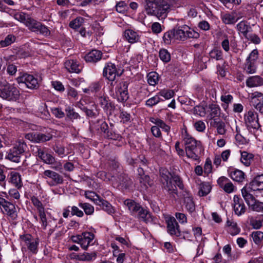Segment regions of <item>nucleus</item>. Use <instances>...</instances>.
<instances>
[{
	"label": "nucleus",
	"mask_w": 263,
	"mask_h": 263,
	"mask_svg": "<svg viewBox=\"0 0 263 263\" xmlns=\"http://www.w3.org/2000/svg\"><path fill=\"white\" fill-rule=\"evenodd\" d=\"M182 140L184 145L185 152L186 156L193 160L196 161L199 159V155L203 151L201 143L196 140L190 135L186 131L182 133Z\"/></svg>",
	"instance_id": "obj_2"
},
{
	"label": "nucleus",
	"mask_w": 263,
	"mask_h": 263,
	"mask_svg": "<svg viewBox=\"0 0 263 263\" xmlns=\"http://www.w3.org/2000/svg\"><path fill=\"white\" fill-rule=\"evenodd\" d=\"M15 40V36L12 34L8 35L4 40L0 41L1 47H5L13 43Z\"/></svg>",
	"instance_id": "obj_53"
},
{
	"label": "nucleus",
	"mask_w": 263,
	"mask_h": 263,
	"mask_svg": "<svg viewBox=\"0 0 263 263\" xmlns=\"http://www.w3.org/2000/svg\"><path fill=\"white\" fill-rule=\"evenodd\" d=\"M211 190V186L208 182H202L199 187L198 194L200 196L207 195Z\"/></svg>",
	"instance_id": "obj_44"
},
{
	"label": "nucleus",
	"mask_w": 263,
	"mask_h": 263,
	"mask_svg": "<svg viewBox=\"0 0 263 263\" xmlns=\"http://www.w3.org/2000/svg\"><path fill=\"white\" fill-rule=\"evenodd\" d=\"M209 109L210 110V116L211 119L217 118L221 114V109L218 105L211 104L209 105Z\"/></svg>",
	"instance_id": "obj_36"
},
{
	"label": "nucleus",
	"mask_w": 263,
	"mask_h": 263,
	"mask_svg": "<svg viewBox=\"0 0 263 263\" xmlns=\"http://www.w3.org/2000/svg\"><path fill=\"white\" fill-rule=\"evenodd\" d=\"M175 34V40L185 41L189 38L197 39L199 33L190 28L187 25H183L173 29Z\"/></svg>",
	"instance_id": "obj_4"
},
{
	"label": "nucleus",
	"mask_w": 263,
	"mask_h": 263,
	"mask_svg": "<svg viewBox=\"0 0 263 263\" xmlns=\"http://www.w3.org/2000/svg\"><path fill=\"white\" fill-rule=\"evenodd\" d=\"M174 92L172 90H161L158 94L160 96L163 97L165 99H170L174 95Z\"/></svg>",
	"instance_id": "obj_63"
},
{
	"label": "nucleus",
	"mask_w": 263,
	"mask_h": 263,
	"mask_svg": "<svg viewBox=\"0 0 263 263\" xmlns=\"http://www.w3.org/2000/svg\"><path fill=\"white\" fill-rule=\"evenodd\" d=\"M165 222L166 223L167 232L171 236L177 237L181 236L180 226L175 217L170 216H167L165 218Z\"/></svg>",
	"instance_id": "obj_13"
},
{
	"label": "nucleus",
	"mask_w": 263,
	"mask_h": 263,
	"mask_svg": "<svg viewBox=\"0 0 263 263\" xmlns=\"http://www.w3.org/2000/svg\"><path fill=\"white\" fill-rule=\"evenodd\" d=\"M25 138L35 143L44 142L50 140L53 135L50 133L43 134L40 133H31L26 134Z\"/></svg>",
	"instance_id": "obj_15"
},
{
	"label": "nucleus",
	"mask_w": 263,
	"mask_h": 263,
	"mask_svg": "<svg viewBox=\"0 0 263 263\" xmlns=\"http://www.w3.org/2000/svg\"><path fill=\"white\" fill-rule=\"evenodd\" d=\"M256 63L253 62L246 61L245 63V70L248 73H254L256 71Z\"/></svg>",
	"instance_id": "obj_57"
},
{
	"label": "nucleus",
	"mask_w": 263,
	"mask_h": 263,
	"mask_svg": "<svg viewBox=\"0 0 263 263\" xmlns=\"http://www.w3.org/2000/svg\"><path fill=\"white\" fill-rule=\"evenodd\" d=\"M31 201L33 205L36 208L39 213L44 211L43 204L37 197L33 196L31 198Z\"/></svg>",
	"instance_id": "obj_59"
},
{
	"label": "nucleus",
	"mask_w": 263,
	"mask_h": 263,
	"mask_svg": "<svg viewBox=\"0 0 263 263\" xmlns=\"http://www.w3.org/2000/svg\"><path fill=\"white\" fill-rule=\"evenodd\" d=\"M65 68L69 72L79 73L82 70V66L74 60H67L64 63Z\"/></svg>",
	"instance_id": "obj_22"
},
{
	"label": "nucleus",
	"mask_w": 263,
	"mask_h": 263,
	"mask_svg": "<svg viewBox=\"0 0 263 263\" xmlns=\"http://www.w3.org/2000/svg\"><path fill=\"white\" fill-rule=\"evenodd\" d=\"M163 40L166 44H170L172 40H175V34L173 29L170 30L164 33Z\"/></svg>",
	"instance_id": "obj_52"
},
{
	"label": "nucleus",
	"mask_w": 263,
	"mask_h": 263,
	"mask_svg": "<svg viewBox=\"0 0 263 263\" xmlns=\"http://www.w3.org/2000/svg\"><path fill=\"white\" fill-rule=\"evenodd\" d=\"M242 196L251 210L257 212L263 213V202L256 199L258 195L248 194H242Z\"/></svg>",
	"instance_id": "obj_10"
},
{
	"label": "nucleus",
	"mask_w": 263,
	"mask_h": 263,
	"mask_svg": "<svg viewBox=\"0 0 263 263\" xmlns=\"http://www.w3.org/2000/svg\"><path fill=\"white\" fill-rule=\"evenodd\" d=\"M246 85L249 87H254L263 85V79L258 76H252L246 80Z\"/></svg>",
	"instance_id": "obj_29"
},
{
	"label": "nucleus",
	"mask_w": 263,
	"mask_h": 263,
	"mask_svg": "<svg viewBox=\"0 0 263 263\" xmlns=\"http://www.w3.org/2000/svg\"><path fill=\"white\" fill-rule=\"evenodd\" d=\"M227 226L228 227V232L232 236L238 234L240 231V229L238 227L236 222L234 221L233 220L228 219L227 221Z\"/></svg>",
	"instance_id": "obj_34"
},
{
	"label": "nucleus",
	"mask_w": 263,
	"mask_h": 263,
	"mask_svg": "<svg viewBox=\"0 0 263 263\" xmlns=\"http://www.w3.org/2000/svg\"><path fill=\"white\" fill-rule=\"evenodd\" d=\"M252 237L253 241L257 245L261 244L263 241V232L261 231H255L252 233Z\"/></svg>",
	"instance_id": "obj_51"
},
{
	"label": "nucleus",
	"mask_w": 263,
	"mask_h": 263,
	"mask_svg": "<svg viewBox=\"0 0 263 263\" xmlns=\"http://www.w3.org/2000/svg\"><path fill=\"white\" fill-rule=\"evenodd\" d=\"M161 99L159 97L158 94L156 96L148 99L146 101V105L149 107H153V106L157 104L161 101Z\"/></svg>",
	"instance_id": "obj_62"
},
{
	"label": "nucleus",
	"mask_w": 263,
	"mask_h": 263,
	"mask_svg": "<svg viewBox=\"0 0 263 263\" xmlns=\"http://www.w3.org/2000/svg\"><path fill=\"white\" fill-rule=\"evenodd\" d=\"M97 205H99L102 210L109 215H112L116 212V210L112 205L102 198Z\"/></svg>",
	"instance_id": "obj_28"
},
{
	"label": "nucleus",
	"mask_w": 263,
	"mask_h": 263,
	"mask_svg": "<svg viewBox=\"0 0 263 263\" xmlns=\"http://www.w3.org/2000/svg\"><path fill=\"white\" fill-rule=\"evenodd\" d=\"M27 21L25 22V25L28 27L29 30L33 32L37 31V29H39V26L40 25V22L36 21L33 18H31L30 16L28 18H27Z\"/></svg>",
	"instance_id": "obj_42"
},
{
	"label": "nucleus",
	"mask_w": 263,
	"mask_h": 263,
	"mask_svg": "<svg viewBox=\"0 0 263 263\" xmlns=\"http://www.w3.org/2000/svg\"><path fill=\"white\" fill-rule=\"evenodd\" d=\"M251 97L255 108L263 114V93L255 91L252 93Z\"/></svg>",
	"instance_id": "obj_20"
},
{
	"label": "nucleus",
	"mask_w": 263,
	"mask_h": 263,
	"mask_svg": "<svg viewBox=\"0 0 263 263\" xmlns=\"http://www.w3.org/2000/svg\"><path fill=\"white\" fill-rule=\"evenodd\" d=\"M254 159V155L243 151L241 153V162L246 166L250 165Z\"/></svg>",
	"instance_id": "obj_38"
},
{
	"label": "nucleus",
	"mask_w": 263,
	"mask_h": 263,
	"mask_svg": "<svg viewBox=\"0 0 263 263\" xmlns=\"http://www.w3.org/2000/svg\"><path fill=\"white\" fill-rule=\"evenodd\" d=\"M160 174L162 188L168 194L174 195L177 193L176 185L181 189H183L182 182L178 175H172L166 169L160 170Z\"/></svg>",
	"instance_id": "obj_1"
},
{
	"label": "nucleus",
	"mask_w": 263,
	"mask_h": 263,
	"mask_svg": "<svg viewBox=\"0 0 263 263\" xmlns=\"http://www.w3.org/2000/svg\"><path fill=\"white\" fill-rule=\"evenodd\" d=\"M20 91L13 85L6 83L0 86V97L10 101H16L20 97Z\"/></svg>",
	"instance_id": "obj_5"
},
{
	"label": "nucleus",
	"mask_w": 263,
	"mask_h": 263,
	"mask_svg": "<svg viewBox=\"0 0 263 263\" xmlns=\"http://www.w3.org/2000/svg\"><path fill=\"white\" fill-rule=\"evenodd\" d=\"M221 19L226 24H233L238 21V18L236 17L234 14L226 13L222 16Z\"/></svg>",
	"instance_id": "obj_45"
},
{
	"label": "nucleus",
	"mask_w": 263,
	"mask_h": 263,
	"mask_svg": "<svg viewBox=\"0 0 263 263\" xmlns=\"http://www.w3.org/2000/svg\"><path fill=\"white\" fill-rule=\"evenodd\" d=\"M96 98H98L99 104L104 110L107 111L111 109L112 103L110 102L109 97L105 93L100 92L99 95H97Z\"/></svg>",
	"instance_id": "obj_21"
},
{
	"label": "nucleus",
	"mask_w": 263,
	"mask_h": 263,
	"mask_svg": "<svg viewBox=\"0 0 263 263\" xmlns=\"http://www.w3.org/2000/svg\"><path fill=\"white\" fill-rule=\"evenodd\" d=\"M230 176L235 181L242 182L245 179V174L241 170L235 169L230 173Z\"/></svg>",
	"instance_id": "obj_32"
},
{
	"label": "nucleus",
	"mask_w": 263,
	"mask_h": 263,
	"mask_svg": "<svg viewBox=\"0 0 263 263\" xmlns=\"http://www.w3.org/2000/svg\"><path fill=\"white\" fill-rule=\"evenodd\" d=\"M66 115L71 120L78 119L81 118L79 114L74 111L73 108L70 107H67L66 110Z\"/></svg>",
	"instance_id": "obj_58"
},
{
	"label": "nucleus",
	"mask_w": 263,
	"mask_h": 263,
	"mask_svg": "<svg viewBox=\"0 0 263 263\" xmlns=\"http://www.w3.org/2000/svg\"><path fill=\"white\" fill-rule=\"evenodd\" d=\"M119 185L124 189H129L133 184L132 179L125 174L120 175L118 178Z\"/></svg>",
	"instance_id": "obj_30"
},
{
	"label": "nucleus",
	"mask_w": 263,
	"mask_h": 263,
	"mask_svg": "<svg viewBox=\"0 0 263 263\" xmlns=\"http://www.w3.org/2000/svg\"><path fill=\"white\" fill-rule=\"evenodd\" d=\"M78 206L84 210L85 214L87 215H92L94 213V207L89 203L79 202Z\"/></svg>",
	"instance_id": "obj_46"
},
{
	"label": "nucleus",
	"mask_w": 263,
	"mask_h": 263,
	"mask_svg": "<svg viewBox=\"0 0 263 263\" xmlns=\"http://www.w3.org/2000/svg\"><path fill=\"white\" fill-rule=\"evenodd\" d=\"M170 6L166 3H158L156 16L158 17L165 16Z\"/></svg>",
	"instance_id": "obj_35"
},
{
	"label": "nucleus",
	"mask_w": 263,
	"mask_h": 263,
	"mask_svg": "<svg viewBox=\"0 0 263 263\" xmlns=\"http://www.w3.org/2000/svg\"><path fill=\"white\" fill-rule=\"evenodd\" d=\"M250 226L254 229H259L263 226V215L249 217Z\"/></svg>",
	"instance_id": "obj_25"
},
{
	"label": "nucleus",
	"mask_w": 263,
	"mask_h": 263,
	"mask_svg": "<svg viewBox=\"0 0 263 263\" xmlns=\"http://www.w3.org/2000/svg\"><path fill=\"white\" fill-rule=\"evenodd\" d=\"M27 146L23 140H18L15 145L7 153L5 159L15 163L21 161L22 156L27 151Z\"/></svg>",
	"instance_id": "obj_3"
},
{
	"label": "nucleus",
	"mask_w": 263,
	"mask_h": 263,
	"mask_svg": "<svg viewBox=\"0 0 263 263\" xmlns=\"http://www.w3.org/2000/svg\"><path fill=\"white\" fill-rule=\"evenodd\" d=\"M85 196L86 198L93 201L96 205L101 199V198L95 192L89 191H85Z\"/></svg>",
	"instance_id": "obj_48"
},
{
	"label": "nucleus",
	"mask_w": 263,
	"mask_h": 263,
	"mask_svg": "<svg viewBox=\"0 0 263 263\" xmlns=\"http://www.w3.org/2000/svg\"><path fill=\"white\" fill-rule=\"evenodd\" d=\"M184 196V204L185 208L190 213L193 212L195 210V206L192 197L188 194H186V196Z\"/></svg>",
	"instance_id": "obj_39"
},
{
	"label": "nucleus",
	"mask_w": 263,
	"mask_h": 263,
	"mask_svg": "<svg viewBox=\"0 0 263 263\" xmlns=\"http://www.w3.org/2000/svg\"><path fill=\"white\" fill-rule=\"evenodd\" d=\"M233 209L235 214L238 216H240L246 212V208L243 201L237 195H235L233 198Z\"/></svg>",
	"instance_id": "obj_19"
},
{
	"label": "nucleus",
	"mask_w": 263,
	"mask_h": 263,
	"mask_svg": "<svg viewBox=\"0 0 263 263\" xmlns=\"http://www.w3.org/2000/svg\"><path fill=\"white\" fill-rule=\"evenodd\" d=\"M145 11L147 14L156 15L158 3L155 1H146Z\"/></svg>",
	"instance_id": "obj_31"
},
{
	"label": "nucleus",
	"mask_w": 263,
	"mask_h": 263,
	"mask_svg": "<svg viewBox=\"0 0 263 263\" xmlns=\"http://www.w3.org/2000/svg\"><path fill=\"white\" fill-rule=\"evenodd\" d=\"M147 82L152 86H155L159 81L158 74L156 72H151L147 76Z\"/></svg>",
	"instance_id": "obj_50"
},
{
	"label": "nucleus",
	"mask_w": 263,
	"mask_h": 263,
	"mask_svg": "<svg viewBox=\"0 0 263 263\" xmlns=\"http://www.w3.org/2000/svg\"><path fill=\"white\" fill-rule=\"evenodd\" d=\"M0 207L4 214L12 220H16L18 217L19 208L13 203L0 197Z\"/></svg>",
	"instance_id": "obj_7"
},
{
	"label": "nucleus",
	"mask_w": 263,
	"mask_h": 263,
	"mask_svg": "<svg viewBox=\"0 0 263 263\" xmlns=\"http://www.w3.org/2000/svg\"><path fill=\"white\" fill-rule=\"evenodd\" d=\"M16 80L18 84H25L31 89H37L39 86L37 79L28 73H24L18 77Z\"/></svg>",
	"instance_id": "obj_11"
},
{
	"label": "nucleus",
	"mask_w": 263,
	"mask_h": 263,
	"mask_svg": "<svg viewBox=\"0 0 263 263\" xmlns=\"http://www.w3.org/2000/svg\"><path fill=\"white\" fill-rule=\"evenodd\" d=\"M138 217L145 223L152 222L153 221L150 213L142 207L137 214Z\"/></svg>",
	"instance_id": "obj_33"
},
{
	"label": "nucleus",
	"mask_w": 263,
	"mask_h": 263,
	"mask_svg": "<svg viewBox=\"0 0 263 263\" xmlns=\"http://www.w3.org/2000/svg\"><path fill=\"white\" fill-rule=\"evenodd\" d=\"M128 85L127 82L122 81L117 86L116 92L119 102H124L128 99Z\"/></svg>",
	"instance_id": "obj_16"
},
{
	"label": "nucleus",
	"mask_w": 263,
	"mask_h": 263,
	"mask_svg": "<svg viewBox=\"0 0 263 263\" xmlns=\"http://www.w3.org/2000/svg\"><path fill=\"white\" fill-rule=\"evenodd\" d=\"M258 58V51L257 49L252 50L247 58L246 61L253 62L256 63V60Z\"/></svg>",
	"instance_id": "obj_64"
},
{
	"label": "nucleus",
	"mask_w": 263,
	"mask_h": 263,
	"mask_svg": "<svg viewBox=\"0 0 263 263\" xmlns=\"http://www.w3.org/2000/svg\"><path fill=\"white\" fill-rule=\"evenodd\" d=\"M139 180L141 186L144 189H147L149 186H152L153 184V181L150 179L148 175H144L139 177Z\"/></svg>",
	"instance_id": "obj_47"
},
{
	"label": "nucleus",
	"mask_w": 263,
	"mask_h": 263,
	"mask_svg": "<svg viewBox=\"0 0 263 263\" xmlns=\"http://www.w3.org/2000/svg\"><path fill=\"white\" fill-rule=\"evenodd\" d=\"M123 70L117 69L116 65L111 62L106 63L103 70V76L110 81H114L117 77H120Z\"/></svg>",
	"instance_id": "obj_9"
},
{
	"label": "nucleus",
	"mask_w": 263,
	"mask_h": 263,
	"mask_svg": "<svg viewBox=\"0 0 263 263\" xmlns=\"http://www.w3.org/2000/svg\"><path fill=\"white\" fill-rule=\"evenodd\" d=\"M96 253H84L78 255L79 259L82 261H90L96 258Z\"/></svg>",
	"instance_id": "obj_54"
},
{
	"label": "nucleus",
	"mask_w": 263,
	"mask_h": 263,
	"mask_svg": "<svg viewBox=\"0 0 263 263\" xmlns=\"http://www.w3.org/2000/svg\"><path fill=\"white\" fill-rule=\"evenodd\" d=\"M211 126L216 128L217 132L219 135H224L226 133L225 123L219 118L214 119L210 122Z\"/></svg>",
	"instance_id": "obj_23"
},
{
	"label": "nucleus",
	"mask_w": 263,
	"mask_h": 263,
	"mask_svg": "<svg viewBox=\"0 0 263 263\" xmlns=\"http://www.w3.org/2000/svg\"><path fill=\"white\" fill-rule=\"evenodd\" d=\"M33 154L38 157L45 163L52 164L55 162L54 157L46 151L45 147H41L38 146H35L33 149Z\"/></svg>",
	"instance_id": "obj_12"
},
{
	"label": "nucleus",
	"mask_w": 263,
	"mask_h": 263,
	"mask_svg": "<svg viewBox=\"0 0 263 263\" xmlns=\"http://www.w3.org/2000/svg\"><path fill=\"white\" fill-rule=\"evenodd\" d=\"M237 30L240 31L245 37L252 31L251 27L245 21H241L236 26Z\"/></svg>",
	"instance_id": "obj_37"
},
{
	"label": "nucleus",
	"mask_w": 263,
	"mask_h": 263,
	"mask_svg": "<svg viewBox=\"0 0 263 263\" xmlns=\"http://www.w3.org/2000/svg\"><path fill=\"white\" fill-rule=\"evenodd\" d=\"M245 122L248 127L254 129H258L260 125L258 123L257 113L253 109L248 111L244 116Z\"/></svg>",
	"instance_id": "obj_14"
},
{
	"label": "nucleus",
	"mask_w": 263,
	"mask_h": 263,
	"mask_svg": "<svg viewBox=\"0 0 263 263\" xmlns=\"http://www.w3.org/2000/svg\"><path fill=\"white\" fill-rule=\"evenodd\" d=\"M94 234L88 232H84L81 235L71 237V240L72 242L80 244L84 250H87L89 246L94 244Z\"/></svg>",
	"instance_id": "obj_8"
},
{
	"label": "nucleus",
	"mask_w": 263,
	"mask_h": 263,
	"mask_svg": "<svg viewBox=\"0 0 263 263\" xmlns=\"http://www.w3.org/2000/svg\"><path fill=\"white\" fill-rule=\"evenodd\" d=\"M13 17L17 21L24 23L25 25V22H27V19L29 17V15L24 12H14L11 14Z\"/></svg>",
	"instance_id": "obj_49"
},
{
	"label": "nucleus",
	"mask_w": 263,
	"mask_h": 263,
	"mask_svg": "<svg viewBox=\"0 0 263 263\" xmlns=\"http://www.w3.org/2000/svg\"><path fill=\"white\" fill-rule=\"evenodd\" d=\"M124 36L125 40L131 44L137 43L140 40V36L138 33L132 29L125 30Z\"/></svg>",
	"instance_id": "obj_26"
},
{
	"label": "nucleus",
	"mask_w": 263,
	"mask_h": 263,
	"mask_svg": "<svg viewBox=\"0 0 263 263\" xmlns=\"http://www.w3.org/2000/svg\"><path fill=\"white\" fill-rule=\"evenodd\" d=\"M245 37L255 44H258L260 43L261 40L259 37L255 33H249Z\"/></svg>",
	"instance_id": "obj_61"
},
{
	"label": "nucleus",
	"mask_w": 263,
	"mask_h": 263,
	"mask_svg": "<svg viewBox=\"0 0 263 263\" xmlns=\"http://www.w3.org/2000/svg\"><path fill=\"white\" fill-rule=\"evenodd\" d=\"M102 57V52L100 50H92L84 57V59L86 62L96 63L100 61Z\"/></svg>",
	"instance_id": "obj_24"
},
{
	"label": "nucleus",
	"mask_w": 263,
	"mask_h": 263,
	"mask_svg": "<svg viewBox=\"0 0 263 263\" xmlns=\"http://www.w3.org/2000/svg\"><path fill=\"white\" fill-rule=\"evenodd\" d=\"M84 22V18L78 17L69 23V27L72 29H77L80 28Z\"/></svg>",
	"instance_id": "obj_56"
},
{
	"label": "nucleus",
	"mask_w": 263,
	"mask_h": 263,
	"mask_svg": "<svg viewBox=\"0 0 263 263\" xmlns=\"http://www.w3.org/2000/svg\"><path fill=\"white\" fill-rule=\"evenodd\" d=\"M10 181L17 189H21L22 186L21 177L18 173H11Z\"/></svg>",
	"instance_id": "obj_40"
},
{
	"label": "nucleus",
	"mask_w": 263,
	"mask_h": 263,
	"mask_svg": "<svg viewBox=\"0 0 263 263\" xmlns=\"http://www.w3.org/2000/svg\"><path fill=\"white\" fill-rule=\"evenodd\" d=\"M38 244L39 241L32 238L28 244H27L26 246L28 250H29L31 252L33 253H36L37 252Z\"/></svg>",
	"instance_id": "obj_60"
},
{
	"label": "nucleus",
	"mask_w": 263,
	"mask_h": 263,
	"mask_svg": "<svg viewBox=\"0 0 263 263\" xmlns=\"http://www.w3.org/2000/svg\"><path fill=\"white\" fill-rule=\"evenodd\" d=\"M160 59L164 63H167L171 60V54L165 49H161L159 51Z\"/></svg>",
	"instance_id": "obj_55"
},
{
	"label": "nucleus",
	"mask_w": 263,
	"mask_h": 263,
	"mask_svg": "<svg viewBox=\"0 0 263 263\" xmlns=\"http://www.w3.org/2000/svg\"><path fill=\"white\" fill-rule=\"evenodd\" d=\"M124 204L128 208L132 215L138 214L140 209L142 208L141 205L132 199H126L124 201Z\"/></svg>",
	"instance_id": "obj_27"
},
{
	"label": "nucleus",
	"mask_w": 263,
	"mask_h": 263,
	"mask_svg": "<svg viewBox=\"0 0 263 263\" xmlns=\"http://www.w3.org/2000/svg\"><path fill=\"white\" fill-rule=\"evenodd\" d=\"M103 85L104 82L103 80H100L91 83L88 88L83 89V91L84 92L88 94H90V93H95L96 97L97 95H99L100 92L105 93L104 90H102Z\"/></svg>",
	"instance_id": "obj_17"
},
{
	"label": "nucleus",
	"mask_w": 263,
	"mask_h": 263,
	"mask_svg": "<svg viewBox=\"0 0 263 263\" xmlns=\"http://www.w3.org/2000/svg\"><path fill=\"white\" fill-rule=\"evenodd\" d=\"M43 175L44 178L48 177L52 179V181L49 183L50 186L60 184L63 182V177L57 172L51 170H47L45 171L43 173Z\"/></svg>",
	"instance_id": "obj_18"
},
{
	"label": "nucleus",
	"mask_w": 263,
	"mask_h": 263,
	"mask_svg": "<svg viewBox=\"0 0 263 263\" xmlns=\"http://www.w3.org/2000/svg\"><path fill=\"white\" fill-rule=\"evenodd\" d=\"M151 121L155 124L159 126L164 132H166L167 135H168L170 132L171 127L168 125L166 124L164 121L159 119L152 118Z\"/></svg>",
	"instance_id": "obj_43"
},
{
	"label": "nucleus",
	"mask_w": 263,
	"mask_h": 263,
	"mask_svg": "<svg viewBox=\"0 0 263 263\" xmlns=\"http://www.w3.org/2000/svg\"><path fill=\"white\" fill-rule=\"evenodd\" d=\"M260 191H263V175L256 176L249 184H246L241 189V194L257 195Z\"/></svg>",
	"instance_id": "obj_6"
},
{
	"label": "nucleus",
	"mask_w": 263,
	"mask_h": 263,
	"mask_svg": "<svg viewBox=\"0 0 263 263\" xmlns=\"http://www.w3.org/2000/svg\"><path fill=\"white\" fill-rule=\"evenodd\" d=\"M209 55L211 59H214L216 61H220L223 59L222 50L216 47L211 50Z\"/></svg>",
	"instance_id": "obj_41"
}]
</instances>
